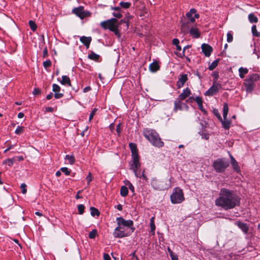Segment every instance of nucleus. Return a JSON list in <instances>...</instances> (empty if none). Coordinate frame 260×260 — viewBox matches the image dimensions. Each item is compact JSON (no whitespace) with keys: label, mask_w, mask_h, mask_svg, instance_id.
<instances>
[{"label":"nucleus","mask_w":260,"mask_h":260,"mask_svg":"<svg viewBox=\"0 0 260 260\" xmlns=\"http://www.w3.org/2000/svg\"><path fill=\"white\" fill-rule=\"evenodd\" d=\"M241 198L234 191L227 188H221L219 197L215 200V204L225 210L232 209L239 206Z\"/></svg>","instance_id":"obj_1"},{"label":"nucleus","mask_w":260,"mask_h":260,"mask_svg":"<svg viewBox=\"0 0 260 260\" xmlns=\"http://www.w3.org/2000/svg\"><path fill=\"white\" fill-rule=\"evenodd\" d=\"M117 226L115 229L113 235L116 238H122L129 236L135 230L134 222L132 220H125L122 217L116 219Z\"/></svg>","instance_id":"obj_2"},{"label":"nucleus","mask_w":260,"mask_h":260,"mask_svg":"<svg viewBox=\"0 0 260 260\" xmlns=\"http://www.w3.org/2000/svg\"><path fill=\"white\" fill-rule=\"evenodd\" d=\"M143 134L153 146L160 148L164 145V143L161 140L159 135L155 131L144 128L143 131Z\"/></svg>","instance_id":"obj_3"},{"label":"nucleus","mask_w":260,"mask_h":260,"mask_svg":"<svg viewBox=\"0 0 260 260\" xmlns=\"http://www.w3.org/2000/svg\"><path fill=\"white\" fill-rule=\"evenodd\" d=\"M259 76L257 74L249 75L244 80V84L247 92H251L255 86V82L258 80Z\"/></svg>","instance_id":"obj_4"},{"label":"nucleus","mask_w":260,"mask_h":260,"mask_svg":"<svg viewBox=\"0 0 260 260\" xmlns=\"http://www.w3.org/2000/svg\"><path fill=\"white\" fill-rule=\"evenodd\" d=\"M229 166L228 159L225 158H219L214 161L212 167L217 173H223Z\"/></svg>","instance_id":"obj_5"},{"label":"nucleus","mask_w":260,"mask_h":260,"mask_svg":"<svg viewBox=\"0 0 260 260\" xmlns=\"http://www.w3.org/2000/svg\"><path fill=\"white\" fill-rule=\"evenodd\" d=\"M171 201L174 204L182 203L184 200L182 189L179 187H175L170 196Z\"/></svg>","instance_id":"obj_6"},{"label":"nucleus","mask_w":260,"mask_h":260,"mask_svg":"<svg viewBox=\"0 0 260 260\" xmlns=\"http://www.w3.org/2000/svg\"><path fill=\"white\" fill-rule=\"evenodd\" d=\"M122 23H126V22L123 20H121L119 21L116 18H113L106 21L101 22L100 25L104 29H108L111 31L114 30L113 28L117 25V24H121Z\"/></svg>","instance_id":"obj_7"},{"label":"nucleus","mask_w":260,"mask_h":260,"mask_svg":"<svg viewBox=\"0 0 260 260\" xmlns=\"http://www.w3.org/2000/svg\"><path fill=\"white\" fill-rule=\"evenodd\" d=\"M132 160L130 163V169L133 170L136 177H141L140 172L138 171V169L141 166L139 154H134V155L132 156Z\"/></svg>","instance_id":"obj_8"},{"label":"nucleus","mask_w":260,"mask_h":260,"mask_svg":"<svg viewBox=\"0 0 260 260\" xmlns=\"http://www.w3.org/2000/svg\"><path fill=\"white\" fill-rule=\"evenodd\" d=\"M151 186L157 190H164L169 188V185L165 181L153 178L151 180Z\"/></svg>","instance_id":"obj_9"},{"label":"nucleus","mask_w":260,"mask_h":260,"mask_svg":"<svg viewBox=\"0 0 260 260\" xmlns=\"http://www.w3.org/2000/svg\"><path fill=\"white\" fill-rule=\"evenodd\" d=\"M229 107L228 104L224 103L223 106V117L224 120L221 119L220 122L222 123V126L226 129H229L231 126V122L229 120H226V117L228 114Z\"/></svg>","instance_id":"obj_10"},{"label":"nucleus","mask_w":260,"mask_h":260,"mask_svg":"<svg viewBox=\"0 0 260 260\" xmlns=\"http://www.w3.org/2000/svg\"><path fill=\"white\" fill-rule=\"evenodd\" d=\"M220 88L221 85L217 84L216 81H213V85L206 91L205 95L207 96H212L215 94Z\"/></svg>","instance_id":"obj_11"},{"label":"nucleus","mask_w":260,"mask_h":260,"mask_svg":"<svg viewBox=\"0 0 260 260\" xmlns=\"http://www.w3.org/2000/svg\"><path fill=\"white\" fill-rule=\"evenodd\" d=\"M73 12L81 19H83L88 16V14L89 13V12L84 10L82 6L74 8L73 10Z\"/></svg>","instance_id":"obj_12"},{"label":"nucleus","mask_w":260,"mask_h":260,"mask_svg":"<svg viewBox=\"0 0 260 260\" xmlns=\"http://www.w3.org/2000/svg\"><path fill=\"white\" fill-rule=\"evenodd\" d=\"M181 101L177 99L174 102V111L175 112H177L178 110H182L184 108L185 109L188 108L187 105L185 103H182Z\"/></svg>","instance_id":"obj_13"},{"label":"nucleus","mask_w":260,"mask_h":260,"mask_svg":"<svg viewBox=\"0 0 260 260\" xmlns=\"http://www.w3.org/2000/svg\"><path fill=\"white\" fill-rule=\"evenodd\" d=\"M201 48L203 53L207 57L210 56L213 51L212 47L207 44H203L201 46Z\"/></svg>","instance_id":"obj_14"},{"label":"nucleus","mask_w":260,"mask_h":260,"mask_svg":"<svg viewBox=\"0 0 260 260\" xmlns=\"http://www.w3.org/2000/svg\"><path fill=\"white\" fill-rule=\"evenodd\" d=\"M188 79L187 74H182L180 76L178 81L177 82L176 86L178 88H180L183 86L184 83Z\"/></svg>","instance_id":"obj_15"},{"label":"nucleus","mask_w":260,"mask_h":260,"mask_svg":"<svg viewBox=\"0 0 260 260\" xmlns=\"http://www.w3.org/2000/svg\"><path fill=\"white\" fill-rule=\"evenodd\" d=\"M230 157L231 159V164L233 168V170L237 173H239L240 171V167L238 162L236 160L235 158L230 154Z\"/></svg>","instance_id":"obj_16"},{"label":"nucleus","mask_w":260,"mask_h":260,"mask_svg":"<svg viewBox=\"0 0 260 260\" xmlns=\"http://www.w3.org/2000/svg\"><path fill=\"white\" fill-rule=\"evenodd\" d=\"M197 12V10L196 9L192 8L186 14V17L188 18V21L189 22L193 23L195 21L194 17L192 16L193 14H195Z\"/></svg>","instance_id":"obj_17"},{"label":"nucleus","mask_w":260,"mask_h":260,"mask_svg":"<svg viewBox=\"0 0 260 260\" xmlns=\"http://www.w3.org/2000/svg\"><path fill=\"white\" fill-rule=\"evenodd\" d=\"M191 94V91L188 87L183 89V92L178 96L177 99L184 100Z\"/></svg>","instance_id":"obj_18"},{"label":"nucleus","mask_w":260,"mask_h":260,"mask_svg":"<svg viewBox=\"0 0 260 260\" xmlns=\"http://www.w3.org/2000/svg\"><path fill=\"white\" fill-rule=\"evenodd\" d=\"M91 40V37L82 36L80 38V41L85 46L87 49L89 47Z\"/></svg>","instance_id":"obj_19"},{"label":"nucleus","mask_w":260,"mask_h":260,"mask_svg":"<svg viewBox=\"0 0 260 260\" xmlns=\"http://www.w3.org/2000/svg\"><path fill=\"white\" fill-rule=\"evenodd\" d=\"M189 21L182 23L181 26V32L184 34L186 35L188 33L189 31Z\"/></svg>","instance_id":"obj_20"},{"label":"nucleus","mask_w":260,"mask_h":260,"mask_svg":"<svg viewBox=\"0 0 260 260\" xmlns=\"http://www.w3.org/2000/svg\"><path fill=\"white\" fill-rule=\"evenodd\" d=\"M188 32L194 38H199L200 37V33L197 27H191Z\"/></svg>","instance_id":"obj_21"},{"label":"nucleus","mask_w":260,"mask_h":260,"mask_svg":"<svg viewBox=\"0 0 260 260\" xmlns=\"http://www.w3.org/2000/svg\"><path fill=\"white\" fill-rule=\"evenodd\" d=\"M159 66L158 62L156 61H153L149 65V69L152 72H155L159 69Z\"/></svg>","instance_id":"obj_22"},{"label":"nucleus","mask_w":260,"mask_h":260,"mask_svg":"<svg viewBox=\"0 0 260 260\" xmlns=\"http://www.w3.org/2000/svg\"><path fill=\"white\" fill-rule=\"evenodd\" d=\"M237 225L243 232L244 233L247 234L248 233L249 228L247 224L242 222H238L237 223Z\"/></svg>","instance_id":"obj_23"},{"label":"nucleus","mask_w":260,"mask_h":260,"mask_svg":"<svg viewBox=\"0 0 260 260\" xmlns=\"http://www.w3.org/2000/svg\"><path fill=\"white\" fill-rule=\"evenodd\" d=\"M60 83L62 85H67L68 86H71V82L70 78L66 76L63 75L61 77V80L60 81Z\"/></svg>","instance_id":"obj_24"},{"label":"nucleus","mask_w":260,"mask_h":260,"mask_svg":"<svg viewBox=\"0 0 260 260\" xmlns=\"http://www.w3.org/2000/svg\"><path fill=\"white\" fill-rule=\"evenodd\" d=\"M129 147L132 152V156L135 155H138V150L136 144L134 143H130Z\"/></svg>","instance_id":"obj_25"},{"label":"nucleus","mask_w":260,"mask_h":260,"mask_svg":"<svg viewBox=\"0 0 260 260\" xmlns=\"http://www.w3.org/2000/svg\"><path fill=\"white\" fill-rule=\"evenodd\" d=\"M100 56L99 55L95 53L94 52L91 51L90 54L88 55V58L91 60L94 61H98Z\"/></svg>","instance_id":"obj_26"},{"label":"nucleus","mask_w":260,"mask_h":260,"mask_svg":"<svg viewBox=\"0 0 260 260\" xmlns=\"http://www.w3.org/2000/svg\"><path fill=\"white\" fill-rule=\"evenodd\" d=\"M200 136H201L202 138L205 140H208L209 139L210 134L206 132L205 129H202L199 133Z\"/></svg>","instance_id":"obj_27"},{"label":"nucleus","mask_w":260,"mask_h":260,"mask_svg":"<svg viewBox=\"0 0 260 260\" xmlns=\"http://www.w3.org/2000/svg\"><path fill=\"white\" fill-rule=\"evenodd\" d=\"M248 20L251 23H257L258 22V18L255 16L253 13H250L248 16Z\"/></svg>","instance_id":"obj_28"},{"label":"nucleus","mask_w":260,"mask_h":260,"mask_svg":"<svg viewBox=\"0 0 260 260\" xmlns=\"http://www.w3.org/2000/svg\"><path fill=\"white\" fill-rule=\"evenodd\" d=\"M248 72V70L247 68L241 67L239 69V77L241 78H243L244 77V75L247 74Z\"/></svg>","instance_id":"obj_29"},{"label":"nucleus","mask_w":260,"mask_h":260,"mask_svg":"<svg viewBox=\"0 0 260 260\" xmlns=\"http://www.w3.org/2000/svg\"><path fill=\"white\" fill-rule=\"evenodd\" d=\"M128 192V188L125 186H122L120 188V193L122 197H126Z\"/></svg>","instance_id":"obj_30"},{"label":"nucleus","mask_w":260,"mask_h":260,"mask_svg":"<svg viewBox=\"0 0 260 260\" xmlns=\"http://www.w3.org/2000/svg\"><path fill=\"white\" fill-rule=\"evenodd\" d=\"M150 226L151 228V232L152 235H154L155 234V225L154 222V217H152L150 219Z\"/></svg>","instance_id":"obj_31"},{"label":"nucleus","mask_w":260,"mask_h":260,"mask_svg":"<svg viewBox=\"0 0 260 260\" xmlns=\"http://www.w3.org/2000/svg\"><path fill=\"white\" fill-rule=\"evenodd\" d=\"M90 210L91 215L92 216H98L100 214V213L99 211L98 210V209H97L96 208H95L93 207H90Z\"/></svg>","instance_id":"obj_32"},{"label":"nucleus","mask_w":260,"mask_h":260,"mask_svg":"<svg viewBox=\"0 0 260 260\" xmlns=\"http://www.w3.org/2000/svg\"><path fill=\"white\" fill-rule=\"evenodd\" d=\"M219 61V59H216L215 60H214V61H213L211 64L209 65V70L210 71H212L214 69H215V68L218 65V62Z\"/></svg>","instance_id":"obj_33"},{"label":"nucleus","mask_w":260,"mask_h":260,"mask_svg":"<svg viewBox=\"0 0 260 260\" xmlns=\"http://www.w3.org/2000/svg\"><path fill=\"white\" fill-rule=\"evenodd\" d=\"M251 31H252L253 36L256 37H260V32H258L257 31L256 26L255 25H252V26L251 27Z\"/></svg>","instance_id":"obj_34"},{"label":"nucleus","mask_w":260,"mask_h":260,"mask_svg":"<svg viewBox=\"0 0 260 260\" xmlns=\"http://www.w3.org/2000/svg\"><path fill=\"white\" fill-rule=\"evenodd\" d=\"M119 5L122 8L128 9L131 7V4L129 2H121L119 3Z\"/></svg>","instance_id":"obj_35"},{"label":"nucleus","mask_w":260,"mask_h":260,"mask_svg":"<svg viewBox=\"0 0 260 260\" xmlns=\"http://www.w3.org/2000/svg\"><path fill=\"white\" fill-rule=\"evenodd\" d=\"M65 158L67 160H68L69 161V163L71 165H73L75 161V157L73 155H66Z\"/></svg>","instance_id":"obj_36"},{"label":"nucleus","mask_w":260,"mask_h":260,"mask_svg":"<svg viewBox=\"0 0 260 260\" xmlns=\"http://www.w3.org/2000/svg\"><path fill=\"white\" fill-rule=\"evenodd\" d=\"M28 23H29V27L31 28V29L33 31H35L37 29V26L36 23L33 20H29L28 22Z\"/></svg>","instance_id":"obj_37"},{"label":"nucleus","mask_w":260,"mask_h":260,"mask_svg":"<svg viewBox=\"0 0 260 260\" xmlns=\"http://www.w3.org/2000/svg\"><path fill=\"white\" fill-rule=\"evenodd\" d=\"M168 250L171 257L172 260H178L177 255L175 254L170 249L169 247L168 248Z\"/></svg>","instance_id":"obj_38"},{"label":"nucleus","mask_w":260,"mask_h":260,"mask_svg":"<svg viewBox=\"0 0 260 260\" xmlns=\"http://www.w3.org/2000/svg\"><path fill=\"white\" fill-rule=\"evenodd\" d=\"M98 234L97 230L93 229L89 234V238L90 239H94Z\"/></svg>","instance_id":"obj_39"},{"label":"nucleus","mask_w":260,"mask_h":260,"mask_svg":"<svg viewBox=\"0 0 260 260\" xmlns=\"http://www.w3.org/2000/svg\"><path fill=\"white\" fill-rule=\"evenodd\" d=\"M125 184L127 185L129 190L132 192H134L135 191V187L128 180H126L124 181Z\"/></svg>","instance_id":"obj_40"},{"label":"nucleus","mask_w":260,"mask_h":260,"mask_svg":"<svg viewBox=\"0 0 260 260\" xmlns=\"http://www.w3.org/2000/svg\"><path fill=\"white\" fill-rule=\"evenodd\" d=\"M3 163L4 164H7L9 167H11L14 163V158H8L4 160Z\"/></svg>","instance_id":"obj_41"},{"label":"nucleus","mask_w":260,"mask_h":260,"mask_svg":"<svg viewBox=\"0 0 260 260\" xmlns=\"http://www.w3.org/2000/svg\"><path fill=\"white\" fill-rule=\"evenodd\" d=\"M52 91L55 93L59 92L60 91V86L56 84H53L52 85Z\"/></svg>","instance_id":"obj_42"},{"label":"nucleus","mask_w":260,"mask_h":260,"mask_svg":"<svg viewBox=\"0 0 260 260\" xmlns=\"http://www.w3.org/2000/svg\"><path fill=\"white\" fill-rule=\"evenodd\" d=\"M85 207L82 204H80L78 206V213L79 214H82L84 211Z\"/></svg>","instance_id":"obj_43"},{"label":"nucleus","mask_w":260,"mask_h":260,"mask_svg":"<svg viewBox=\"0 0 260 260\" xmlns=\"http://www.w3.org/2000/svg\"><path fill=\"white\" fill-rule=\"evenodd\" d=\"M227 42L229 43L232 42L233 40V34L231 31H229L227 33Z\"/></svg>","instance_id":"obj_44"},{"label":"nucleus","mask_w":260,"mask_h":260,"mask_svg":"<svg viewBox=\"0 0 260 260\" xmlns=\"http://www.w3.org/2000/svg\"><path fill=\"white\" fill-rule=\"evenodd\" d=\"M51 66V61L49 59H47L43 62V66L45 69H47Z\"/></svg>","instance_id":"obj_45"},{"label":"nucleus","mask_w":260,"mask_h":260,"mask_svg":"<svg viewBox=\"0 0 260 260\" xmlns=\"http://www.w3.org/2000/svg\"><path fill=\"white\" fill-rule=\"evenodd\" d=\"M60 171L64 173L66 175H70L71 173V170H69L68 168L66 167H62L60 169Z\"/></svg>","instance_id":"obj_46"},{"label":"nucleus","mask_w":260,"mask_h":260,"mask_svg":"<svg viewBox=\"0 0 260 260\" xmlns=\"http://www.w3.org/2000/svg\"><path fill=\"white\" fill-rule=\"evenodd\" d=\"M23 127L22 126H18L15 129V133L16 134L20 135L23 132Z\"/></svg>","instance_id":"obj_47"},{"label":"nucleus","mask_w":260,"mask_h":260,"mask_svg":"<svg viewBox=\"0 0 260 260\" xmlns=\"http://www.w3.org/2000/svg\"><path fill=\"white\" fill-rule=\"evenodd\" d=\"M20 188L21 189V192L23 194L26 193L27 191L26 189V185L25 183H22L20 185Z\"/></svg>","instance_id":"obj_48"},{"label":"nucleus","mask_w":260,"mask_h":260,"mask_svg":"<svg viewBox=\"0 0 260 260\" xmlns=\"http://www.w3.org/2000/svg\"><path fill=\"white\" fill-rule=\"evenodd\" d=\"M122 126H121V123H118L117 125H116V132L117 133V134L119 135L121 133V131H122Z\"/></svg>","instance_id":"obj_49"},{"label":"nucleus","mask_w":260,"mask_h":260,"mask_svg":"<svg viewBox=\"0 0 260 260\" xmlns=\"http://www.w3.org/2000/svg\"><path fill=\"white\" fill-rule=\"evenodd\" d=\"M119 24H117V25H116L113 29V30H111V31L114 32L115 35H116V36H120V34H119V30H118V25Z\"/></svg>","instance_id":"obj_50"},{"label":"nucleus","mask_w":260,"mask_h":260,"mask_svg":"<svg viewBox=\"0 0 260 260\" xmlns=\"http://www.w3.org/2000/svg\"><path fill=\"white\" fill-rule=\"evenodd\" d=\"M113 15L117 18H120L122 17V15L120 12V11H117L113 13Z\"/></svg>","instance_id":"obj_51"},{"label":"nucleus","mask_w":260,"mask_h":260,"mask_svg":"<svg viewBox=\"0 0 260 260\" xmlns=\"http://www.w3.org/2000/svg\"><path fill=\"white\" fill-rule=\"evenodd\" d=\"M140 175H141L140 178H143L145 181V182H148V178H147V176L145 174L144 170L143 171L142 174H140Z\"/></svg>","instance_id":"obj_52"},{"label":"nucleus","mask_w":260,"mask_h":260,"mask_svg":"<svg viewBox=\"0 0 260 260\" xmlns=\"http://www.w3.org/2000/svg\"><path fill=\"white\" fill-rule=\"evenodd\" d=\"M195 101L197 102L198 106L203 104L202 99L201 97L197 96L195 98Z\"/></svg>","instance_id":"obj_53"},{"label":"nucleus","mask_w":260,"mask_h":260,"mask_svg":"<svg viewBox=\"0 0 260 260\" xmlns=\"http://www.w3.org/2000/svg\"><path fill=\"white\" fill-rule=\"evenodd\" d=\"M63 96V94L59 92H56L54 94V97L55 99H58L62 98Z\"/></svg>","instance_id":"obj_54"},{"label":"nucleus","mask_w":260,"mask_h":260,"mask_svg":"<svg viewBox=\"0 0 260 260\" xmlns=\"http://www.w3.org/2000/svg\"><path fill=\"white\" fill-rule=\"evenodd\" d=\"M213 112L214 113V114L217 116V117L218 118V119L220 120V121H221V117L220 116V115L219 114V113H218L217 110H216V109H214L213 110Z\"/></svg>","instance_id":"obj_55"},{"label":"nucleus","mask_w":260,"mask_h":260,"mask_svg":"<svg viewBox=\"0 0 260 260\" xmlns=\"http://www.w3.org/2000/svg\"><path fill=\"white\" fill-rule=\"evenodd\" d=\"M92 178L91 176V173L89 172L86 177V180L87 181L88 184H89V183L92 181Z\"/></svg>","instance_id":"obj_56"},{"label":"nucleus","mask_w":260,"mask_h":260,"mask_svg":"<svg viewBox=\"0 0 260 260\" xmlns=\"http://www.w3.org/2000/svg\"><path fill=\"white\" fill-rule=\"evenodd\" d=\"M32 93H33V94H34V95L39 94L41 93V90L39 88H36L34 89Z\"/></svg>","instance_id":"obj_57"},{"label":"nucleus","mask_w":260,"mask_h":260,"mask_svg":"<svg viewBox=\"0 0 260 260\" xmlns=\"http://www.w3.org/2000/svg\"><path fill=\"white\" fill-rule=\"evenodd\" d=\"M47 56H48V50H47V47H45L43 50V57H45Z\"/></svg>","instance_id":"obj_58"},{"label":"nucleus","mask_w":260,"mask_h":260,"mask_svg":"<svg viewBox=\"0 0 260 260\" xmlns=\"http://www.w3.org/2000/svg\"><path fill=\"white\" fill-rule=\"evenodd\" d=\"M172 43L173 45L177 46L179 45V41L178 39H174L173 40Z\"/></svg>","instance_id":"obj_59"},{"label":"nucleus","mask_w":260,"mask_h":260,"mask_svg":"<svg viewBox=\"0 0 260 260\" xmlns=\"http://www.w3.org/2000/svg\"><path fill=\"white\" fill-rule=\"evenodd\" d=\"M104 260H111V258L108 253L104 254Z\"/></svg>","instance_id":"obj_60"},{"label":"nucleus","mask_w":260,"mask_h":260,"mask_svg":"<svg viewBox=\"0 0 260 260\" xmlns=\"http://www.w3.org/2000/svg\"><path fill=\"white\" fill-rule=\"evenodd\" d=\"M195 101V98L192 96H190L187 100L186 102L188 103H192Z\"/></svg>","instance_id":"obj_61"},{"label":"nucleus","mask_w":260,"mask_h":260,"mask_svg":"<svg viewBox=\"0 0 260 260\" xmlns=\"http://www.w3.org/2000/svg\"><path fill=\"white\" fill-rule=\"evenodd\" d=\"M45 111L47 112H52L53 111V109L50 107H46L45 109Z\"/></svg>","instance_id":"obj_62"},{"label":"nucleus","mask_w":260,"mask_h":260,"mask_svg":"<svg viewBox=\"0 0 260 260\" xmlns=\"http://www.w3.org/2000/svg\"><path fill=\"white\" fill-rule=\"evenodd\" d=\"M199 109L203 112H206V110L204 109L203 104L198 105Z\"/></svg>","instance_id":"obj_63"},{"label":"nucleus","mask_w":260,"mask_h":260,"mask_svg":"<svg viewBox=\"0 0 260 260\" xmlns=\"http://www.w3.org/2000/svg\"><path fill=\"white\" fill-rule=\"evenodd\" d=\"M90 90H91V87L90 86H87V87H85L83 89V92H87L90 91Z\"/></svg>","instance_id":"obj_64"}]
</instances>
